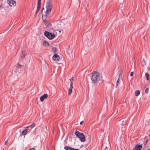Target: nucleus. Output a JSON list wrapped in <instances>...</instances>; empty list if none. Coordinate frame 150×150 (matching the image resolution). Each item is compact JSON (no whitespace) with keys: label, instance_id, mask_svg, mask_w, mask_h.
<instances>
[{"label":"nucleus","instance_id":"obj_1","mask_svg":"<svg viewBox=\"0 0 150 150\" xmlns=\"http://www.w3.org/2000/svg\"><path fill=\"white\" fill-rule=\"evenodd\" d=\"M102 79V76L99 75L98 73L95 72L92 73L91 79L93 83H94L98 82Z\"/></svg>","mask_w":150,"mask_h":150},{"label":"nucleus","instance_id":"obj_2","mask_svg":"<svg viewBox=\"0 0 150 150\" xmlns=\"http://www.w3.org/2000/svg\"><path fill=\"white\" fill-rule=\"evenodd\" d=\"M52 1L51 0H47L46 2L45 8H46V14L45 16V17L50 13L52 8Z\"/></svg>","mask_w":150,"mask_h":150},{"label":"nucleus","instance_id":"obj_3","mask_svg":"<svg viewBox=\"0 0 150 150\" xmlns=\"http://www.w3.org/2000/svg\"><path fill=\"white\" fill-rule=\"evenodd\" d=\"M75 134L76 136L82 142L85 141V137L84 134L76 130L75 132Z\"/></svg>","mask_w":150,"mask_h":150},{"label":"nucleus","instance_id":"obj_4","mask_svg":"<svg viewBox=\"0 0 150 150\" xmlns=\"http://www.w3.org/2000/svg\"><path fill=\"white\" fill-rule=\"evenodd\" d=\"M44 34L45 36L50 40H52L55 37V35L54 34L50 33L47 31H45Z\"/></svg>","mask_w":150,"mask_h":150},{"label":"nucleus","instance_id":"obj_5","mask_svg":"<svg viewBox=\"0 0 150 150\" xmlns=\"http://www.w3.org/2000/svg\"><path fill=\"white\" fill-rule=\"evenodd\" d=\"M7 2L11 6H15L16 4V1L14 0H8Z\"/></svg>","mask_w":150,"mask_h":150},{"label":"nucleus","instance_id":"obj_6","mask_svg":"<svg viewBox=\"0 0 150 150\" xmlns=\"http://www.w3.org/2000/svg\"><path fill=\"white\" fill-rule=\"evenodd\" d=\"M142 147V144H137L133 149V150H141Z\"/></svg>","mask_w":150,"mask_h":150},{"label":"nucleus","instance_id":"obj_7","mask_svg":"<svg viewBox=\"0 0 150 150\" xmlns=\"http://www.w3.org/2000/svg\"><path fill=\"white\" fill-rule=\"evenodd\" d=\"M53 59L55 61H58L60 59L59 56L57 54H55L52 57Z\"/></svg>","mask_w":150,"mask_h":150},{"label":"nucleus","instance_id":"obj_8","mask_svg":"<svg viewBox=\"0 0 150 150\" xmlns=\"http://www.w3.org/2000/svg\"><path fill=\"white\" fill-rule=\"evenodd\" d=\"M48 97V95L47 93H45L40 98V100L41 102L43 101L44 99L47 98Z\"/></svg>","mask_w":150,"mask_h":150},{"label":"nucleus","instance_id":"obj_9","mask_svg":"<svg viewBox=\"0 0 150 150\" xmlns=\"http://www.w3.org/2000/svg\"><path fill=\"white\" fill-rule=\"evenodd\" d=\"M43 45L45 47H48L49 46V43L46 41H44L43 43Z\"/></svg>","mask_w":150,"mask_h":150},{"label":"nucleus","instance_id":"obj_10","mask_svg":"<svg viewBox=\"0 0 150 150\" xmlns=\"http://www.w3.org/2000/svg\"><path fill=\"white\" fill-rule=\"evenodd\" d=\"M28 131L27 129L25 128L23 130L21 134L22 135H24L26 134V132Z\"/></svg>","mask_w":150,"mask_h":150},{"label":"nucleus","instance_id":"obj_11","mask_svg":"<svg viewBox=\"0 0 150 150\" xmlns=\"http://www.w3.org/2000/svg\"><path fill=\"white\" fill-rule=\"evenodd\" d=\"M43 16L42 15V17L44 23L45 24V25H47V23H48V22L45 19H44V18H43Z\"/></svg>","mask_w":150,"mask_h":150},{"label":"nucleus","instance_id":"obj_12","mask_svg":"<svg viewBox=\"0 0 150 150\" xmlns=\"http://www.w3.org/2000/svg\"><path fill=\"white\" fill-rule=\"evenodd\" d=\"M121 74H120L119 77L118 78L117 81V83H116V87H117V86H118L119 82L120 79V76L121 75Z\"/></svg>","mask_w":150,"mask_h":150},{"label":"nucleus","instance_id":"obj_13","mask_svg":"<svg viewBox=\"0 0 150 150\" xmlns=\"http://www.w3.org/2000/svg\"><path fill=\"white\" fill-rule=\"evenodd\" d=\"M71 147L69 146H66L64 147V149L66 150H71Z\"/></svg>","mask_w":150,"mask_h":150},{"label":"nucleus","instance_id":"obj_14","mask_svg":"<svg viewBox=\"0 0 150 150\" xmlns=\"http://www.w3.org/2000/svg\"><path fill=\"white\" fill-rule=\"evenodd\" d=\"M52 50L54 53H56L57 51V49L56 47H53L52 49Z\"/></svg>","mask_w":150,"mask_h":150},{"label":"nucleus","instance_id":"obj_15","mask_svg":"<svg viewBox=\"0 0 150 150\" xmlns=\"http://www.w3.org/2000/svg\"><path fill=\"white\" fill-rule=\"evenodd\" d=\"M41 4H38L37 5V11H36V13H37V12H38V10L40 9V6Z\"/></svg>","mask_w":150,"mask_h":150},{"label":"nucleus","instance_id":"obj_16","mask_svg":"<svg viewBox=\"0 0 150 150\" xmlns=\"http://www.w3.org/2000/svg\"><path fill=\"white\" fill-rule=\"evenodd\" d=\"M135 95L137 96H139L140 93V92L139 91H137L135 92Z\"/></svg>","mask_w":150,"mask_h":150},{"label":"nucleus","instance_id":"obj_17","mask_svg":"<svg viewBox=\"0 0 150 150\" xmlns=\"http://www.w3.org/2000/svg\"><path fill=\"white\" fill-rule=\"evenodd\" d=\"M145 75L147 79L148 80L149 79V74L148 73H147Z\"/></svg>","mask_w":150,"mask_h":150},{"label":"nucleus","instance_id":"obj_18","mask_svg":"<svg viewBox=\"0 0 150 150\" xmlns=\"http://www.w3.org/2000/svg\"><path fill=\"white\" fill-rule=\"evenodd\" d=\"M46 26L49 28H51L52 27V24L50 23H47V25H46Z\"/></svg>","mask_w":150,"mask_h":150},{"label":"nucleus","instance_id":"obj_19","mask_svg":"<svg viewBox=\"0 0 150 150\" xmlns=\"http://www.w3.org/2000/svg\"><path fill=\"white\" fill-rule=\"evenodd\" d=\"M72 91V89H69L68 91V94L69 95L71 94Z\"/></svg>","mask_w":150,"mask_h":150},{"label":"nucleus","instance_id":"obj_20","mask_svg":"<svg viewBox=\"0 0 150 150\" xmlns=\"http://www.w3.org/2000/svg\"><path fill=\"white\" fill-rule=\"evenodd\" d=\"M35 123H33L32 125H30L29 126H30V127H32V128H33V127H35Z\"/></svg>","mask_w":150,"mask_h":150},{"label":"nucleus","instance_id":"obj_21","mask_svg":"<svg viewBox=\"0 0 150 150\" xmlns=\"http://www.w3.org/2000/svg\"><path fill=\"white\" fill-rule=\"evenodd\" d=\"M73 83H70V86L69 89H72L73 88Z\"/></svg>","mask_w":150,"mask_h":150},{"label":"nucleus","instance_id":"obj_22","mask_svg":"<svg viewBox=\"0 0 150 150\" xmlns=\"http://www.w3.org/2000/svg\"><path fill=\"white\" fill-rule=\"evenodd\" d=\"M22 66L21 65L18 64L17 66V68L18 69L21 68Z\"/></svg>","mask_w":150,"mask_h":150},{"label":"nucleus","instance_id":"obj_23","mask_svg":"<svg viewBox=\"0 0 150 150\" xmlns=\"http://www.w3.org/2000/svg\"><path fill=\"white\" fill-rule=\"evenodd\" d=\"M25 53L24 52H23L22 54V55H21V57L22 58H23V57H25Z\"/></svg>","mask_w":150,"mask_h":150},{"label":"nucleus","instance_id":"obj_24","mask_svg":"<svg viewBox=\"0 0 150 150\" xmlns=\"http://www.w3.org/2000/svg\"><path fill=\"white\" fill-rule=\"evenodd\" d=\"M149 91V88H147L145 91V93H148V92Z\"/></svg>","mask_w":150,"mask_h":150},{"label":"nucleus","instance_id":"obj_25","mask_svg":"<svg viewBox=\"0 0 150 150\" xmlns=\"http://www.w3.org/2000/svg\"><path fill=\"white\" fill-rule=\"evenodd\" d=\"M70 83H73V82L74 81V77H72L71 79H70Z\"/></svg>","mask_w":150,"mask_h":150},{"label":"nucleus","instance_id":"obj_26","mask_svg":"<svg viewBox=\"0 0 150 150\" xmlns=\"http://www.w3.org/2000/svg\"><path fill=\"white\" fill-rule=\"evenodd\" d=\"M41 0H38V4H41Z\"/></svg>","mask_w":150,"mask_h":150},{"label":"nucleus","instance_id":"obj_27","mask_svg":"<svg viewBox=\"0 0 150 150\" xmlns=\"http://www.w3.org/2000/svg\"><path fill=\"white\" fill-rule=\"evenodd\" d=\"M71 150H79L78 149H74V148H71Z\"/></svg>","mask_w":150,"mask_h":150},{"label":"nucleus","instance_id":"obj_28","mask_svg":"<svg viewBox=\"0 0 150 150\" xmlns=\"http://www.w3.org/2000/svg\"><path fill=\"white\" fill-rule=\"evenodd\" d=\"M133 72H131V73H130V75L131 76H133Z\"/></svg>","mask_w":150,"mask_h":150},{"label":"nucleus","instance_id":"obj_29","mask_svg":"<svg viewBox=\"0 0 150 150\" xmlns=\"http://www.w3.org/2000/svg\"><path fill=\"white\" fill-rule=\"evenodd\" d=\"M83 123V121H81V122H80V124L81 125H82Z\"/></svg>","mask_w":150,"mask_h":150},{"label":"nucleus","instance_id":"obj_30","mask_svg":"<svg viewBox=\"0 0 150 150\" xmlns=\"http://www.w3.org/2000/svg\"><path fill=\"white\" fill-rule=\"evenodd\" d=\"M8 140H6V142H5V145H6L7 144V143H8Z\"/></svg>","mask_w":150,"mask_h":150},{"label":"nucleus","instance_id":"obj_31","mask_svg":"<svg viewBox=\"0 0 150 150\" xmlns=\"http://www.w3.org/2000/svg\"><path fill=\"white\" fill-rule=\"evenodd\" d=\"M35 149L34 148H32L31 149H30L29 150H35Z\"/></svg>","mask_w":150,"mask_h":150},{"label":"nucleus","instance_id":"obj_32","mask_svg":"<svg viewBox=\"0 0 150 150\" xmlns=\"http://www.w3.org/2000/svg\"><path fill=\"white\" fill-rule=\"evenodd\" d=\"M2 8V6L1 5H0V9H1Z\"/></svg>","mask_w":150,"mask_h":150},{"label":"nucleus","instance_id":"obj_33","mask_svg":"<svg viewBox=\"0 0 150 150\" xmlns=\"http://www.w3.org/2000/svg\"><path fill=\"white\" fill-rule=\"evenodd\" d=\"M29 127H30L29 125V126H28L26 127H25V128L27 129V128H29Z\"/></svg>","mask_w":150,"mask_h":150},{"label":"nucleus","instance_id":"obj_34","mask_svg":"<svg viewBox=\"0 0 150 150\" xmlns=\"http://www.w3.org/2000/svg\"><path fill=\"white\" fill-rule=\"evenodd\" d=\"M121 121L122 122H123L124 121V120H123V119H122L121 120Z\"/></svg>","mask_w":150,"mask_h":150},{"label":"nucleus","instance_id":"obj_35","mask_svg":"<svg viewBox=\"0 0 150 150\" xmlns=\"http://www.w3.org/2000/svg\"><path fill=\"white\" fill-rule=\"evenodd\" d=\"M147 141H148L147 140H146V143H147Z\"/></svg>","mask_w":150,"mask_h":150},{"label":"nucleus","instance_id":"obj_36","mask_svg":"<svg viewBox=\"0 0 150 150\" xmlns=\"http://www.w3.org/2000/svg\"><path fill=\"white\" fill-rule=\"evenodd\" d=\"M44 8H42V11L43 10H44Z\"/></svg>","mask_w":150,"mask_h":150},{"label":"nucleus","instance_id":"obj_37","mask_svg":"<svg viewBox=\"0 0 150 150\" xmlns=\"http://www.w3.org/2000/svg\"><path fill=\"white\" fill-rule=\"evenodd\" d=\"M147 150H150V149H148Z\"/></svg>","mask_w":150,"mask_h":150}]
</instances>
